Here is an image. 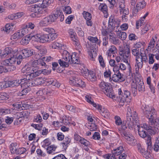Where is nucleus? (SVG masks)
I'll use <instances>...</instances> for the list:
<instances>
[{
  "instance_id": "obj_14",
  "label": "nucleus",
  "mask_w": 159,
  "mask_h": 159,
  "mask_svg": "<svg viewBox=\"0 0 159 159\" xmlns=\"http://www.w3.org/2000/svg\"><path fill=\"white\" fill-rule=\"evenodd\" d=\"M43 30L49 33L48 35V37H49V42L54 40L57 38V34L53 29L49 28H45L43 29Z\"/></svg>"
},
{
  "instance_id": "obj_34",
  "label": "nucleus",
  "mask_w": 159,
  "mask_h": 159,
  "mask_svg": "<svg viewBox=\"0 0 159 159\" xmlns=\"http://www.w3.org/2000/svg\"><path fill=\"white\" fill-rule=\"evenodd\" d=\"M42 3L41 4V7L45 8L49 6L50 4L52 3L54 0H43Z\"/></svg>"
},
{
  "instance_id": "obj_32",
  "label": "nucleus",
  "mask_w": 159,
  "mask_h": 159,
  "mask_svg": "<svg viewBox=\"0 0 159 159\" xmlns=\"http://www.w3.org/2000/svg\"><path fill=\"white\" fill-rule=\"evenodd\" d=\"M31 39V38L30 34L29 35H27L22 39L20 43L24 45H27L29 43Z\"/></svg>"
},
{
  "instance_id": "obj_22",
  "label": "nucleus",
  "mask_w": 159,
  "mask_h": 159,
  "mask_svg": "<svg viewBox=\"0 0 159 159\" xmlns=\"http://www.w3.org/2000/svg\"><path fill=\"white\" fill-rule=\"evenodd\" d=\"M99 108H97L99 110V112L101 115L104 117H108L110 115V113L108 110L106 108H102V107L100 105Z\"/></svg>"
},
{
  "instance_id": "obj_19",
  "label": "nucleus",
  "mask_w": 159,
  "mask_h": 159,
  "mask_svg": "<svg viewBox=\"0 0 159 159\" xmlns=\"http://www.w3.org/2000/svg\"><path fill=\"white\" fill-rule=\"evenodd\" d=\"M110 85V84L108 83L102 81L99 83V86L100 89L104 93L111 87Z\"/></svg>"
},
{
  "instance_id": "obj_62",
  "label": "nucleus",
  "mask_w": 159,
  "mask_h": 159,
  "mask_svg": "<svg viewBox=\"0 0 159 159\" xmlns=\"http://www.w3.org/2000/svg\"><path fill=\"white\" fill-rule=\"evenodd\" d=\"M115 123L117 125H120L122 124V121L120 118L118 116H116L115 117Z\"/></svg>"
},
{
  "instance_id": "obj_12",
  "label": "nucleus",
  "mask_w": 159,
  "mask_h": 159,
  "mask_svg": "<svg viewBox=\"0 0 159 159\" xmlns=\"http://www.w3.org/2000/svg\"><path fill=\"white\" fill-rule=\"evenodd\" d=\"M44 8L38 4H34L32 5L30 7V10L31 11L34 12V15L35 16L38 17V16L42 14H44L45 12L44 10Z\"/></svg>"
},
{
  "instance_id": "obj_15",
  "label": "nucleus",
  "mask_w": 159,
  "mask_h": 159,
  "mask_svg": "<svg viewBox=\"0 0 159 159\" xmlns=\"http://www.w3.org/2000/svg\"><path fill=\"white\" fill-rule=\"evenodd\" d=\"M121 135L125 138L128 143L132 145H134V144L136 141L132 135L129 134L125 131L123 132Z\"/></svg>"
},
{
  "instance_id": "obj_55",
  "label": "nucleus",
  "mask_w": 159,
  "mask_h": 159,
  "mask_svg": "<svg viewBox=\"0 0 159 159\" xmlns=\"http://www.w3.org/2000/svg\"><path fill=\"white\" fill-rule=\"evenodd\" d=\"M154 149L156 152L159 151V137L156 138Z\"/></svg>"
},
{
  "instance_id": "obj_37",
  "label": "nucleus",
  "mask_w": 159,
  "mask_h": 159,
  "mask_svg": "<svg viewBox=\"0 0 159 159\" xmlns=\"http://www.w3.org/2000/svg\"><path fill=\"white\" fill-rule=\"evenodd\" d=\"M35 86L41 85L44 83L45 80L42 77H39L34 80Z\"/></svg>"
},
{
  "instance_id": "obj_23",
  "label": "nucleus",
  "mask_w": 159,
  "mask_h": 159,
  "mask_svg": "<svg viewBox=\"0 0 159 159\" xmlns=\"http://www.w3.org/2000/svg\"><path fill=\"white\" fill-rule=\"evenodd\" d=\"M34 52L33 49H24L22 50V53L23 56V58H26L32 56Z\"/></svg>"
},
{
  "instance_id": "obj_1",
  "label": "nucleus",
  "mask_w": 159,
  "mask_h": 159,
  "mask_svg": "<svg viewBox=\"0 0 159 159\" xmlns=\"http://www.w3.org/2000/svg\"><path fill=\"white\" fill-rule=\"evenodd\" d=\"M145 116L148 119L149 125L157 127L159 125V118L157 116V112L152 107L148 105L143 106L142 107Z\"/></svg>"
},
{
  "instance_id": "obj_6",
  "label": "nucleus",
  "mask_w": 159,
  "mask_h": 159,
  "mask_svg": "<svg viewBox=\"0 0 159 159\" xmlns=\"http://www.w3.org/2000/svg\"><path fill=\"white\" fill-rule=\"evenodd\" d=\"M137 114H135L133 116L131 108L129 107H128L126 123L129 128L130 129H133L135 124V121H137Z\"/></svg>"
},
{
  "instance_id": "obj_50",
  "label": "nucleus",
  "mask_w": 159,
  "mask_h": 159,
  "mask_svg": "<svg viewBox=\"0 0 159 159\" xmlns=\"http://www.w3.org/2000/svg\"><path fill=\"white\" fill-rule=\"evenodd\" d=\"M98 60L100 65L102 67L104 68L105 66V63L104 60L101 55H100L98 58Z\"/></svg>"
},
{
  "instance_id": "obj_40",
  "label": "nucleus",
  "mask_w": 159,
  "mask_h": 159,
  "mask_svg": "<svg viewBox=\"0 0 159 159\" xmlns=\"http://www.w3.org/2000/svg\"><path fill=\"white\" fill-rule=\"evenodd\" d=\"M97 54V50L96 49H91L90 52L89 53V55L90 59L92 60H93L94 59L96 56Z\"/></svg>"
},
{
  "instance_id": "obj_39",
  "label": "nucleus",
  "mask_w": 159,
  "mask_h": 159,
  "mask_svg": "<svg viewBox=\"0 0 159 159\" xmlns=\"http://www.w3.org/2000/svg\"><path fill=\"white\" fill-rule=\"evenodd\" d=\"M87 79L91 81H94L96 80L95 75L93 71H90L88 75Z\"/></svg>"
},
{
  "instance_id": "obj_36",
  "label": "nucleus",
  "mask_w": 159,
  "mask_h": 159,
  "mask_svg": "<svg viewBox=\"0 0 159 159\" xmlns=\"http://www.w3.org/2000/svg\"><path fill=\"white\" fill-rule=\"evenodd\" d=\"M79 142L83 148L85 147H87L90 145L89 142L83 138H82Z\"/></svg>"
},
{
  "instance_id": "obj_21",
  "label": "nucleus",
  "mask_w": 159,
  "mask_h": 159,
  "mask_svg": "<svg viewBox=\"0 0 159 159\" xmlns=\"http://www.w3.org/2000/svg\"><path fill=\"white\" fill-rule=\"evenodd\" d=\"M15 52V50H11L10 48H6L4 50L2 53L1 54L0 56L2 57H9V55L11 53H14Z\"/></svg>"
},
{
  "instance_id": "obj_47",
  "label": "nucleus",
  "mask_w": 159,
  "mask_h": 159,
  "mask_svg": "<svg viewBox=\"0 0 159 159\" xmlns=\"http://www.w3.org/2000/svg\"><path fill=\"white\" fill-rule=\"evenodd\" d=\"M9 98V96L6 93H0V100H7Z\"/></svg>"
},
{
  "instance_id": "obj_41",
  "label": "nucleus",
  "mask_w": 159,
  "mask_h": 159,
  "mask_svg": "<svg viewBox=\"0 0 159 159\" xmlns=\"http://www.w3.org/2000/svg\"><path fill=\"white\" fill-rule=\"evenodd\" d=\"M48 34H43L40 35V42L44 43L46 42H49V39Z\"/></svg>"
},
{
  "instance_id": "obj_31",
  "label": "nucleus",
  "mask_w": 159,
  "mask_h": 159,
  "mask_svg": "<svg viewBox=\"0 0 159 159\" xmlns=\"http://www.w3.org/2000/svg\"><path fill=\"white\" fill-rule=\"evenodd\" d=\"M69 35L72 40H75V39L77 38L76 34L72 29H70L68 31Z\"/></svg>"
},
{
  "instance_id": "obj_42",
  "label": "nucleus",
  "mask_w": 159,
  "mask_h": 159,
  "mask_svg": "<svg viewBox=\"0 0 159 159\" xmlns=\"http://www.w3.org/2000/svg\"><path fill=\"white\" fill-rule=\"evenodd\" d=\"M36 48L39 50V52L36 54H39V55H41V57L47 52L46 49L43 47L37 46L36 47Z\"/></svg>"
},
{
  "instance_id": "obj_43",
  "label": "nucleus",
  "mask_w": 159,
  "mask_h": 159,
  "mask_svg": "<svg viewBox=\"0 0 159 159\" xmlns=\"http://www.w3.org/2000/svg\"><path fill=\"white\" fill-rule=\"evenodd\" d=\"M51 71L46 70V69L40 70H37V77L43 74L44 75H48L50 74Z\"/></svg>"
},
{
  "instance_id": "obj_29",
  "label": "nucleus",
  "mask_w": 159,
  "mask_h": 159,
  "mask_svg": "<svg viewBox=\"0 0 159 159\" xmlns=\"http://www.w3.org/2000/svg\"><path fill=\"white\" fill-rule=\"evenodd\" d=\"M88 39L92 43H94L97 45H100L101 41L98 40L96 37L89 36L88 37Z\"/></svg>"
},
{
  "instance_id": "obj_17",
  "label": "nucleus",
  "mask_w": 159,
  "mask_h": 159,
  "mask_svg": "<svg viewBox=\"0 0 159 159\" xmlns=\"http://www.w3.org/2000/svg\"><path fill=\"white\" fill-rule=\"evenodd\" d=\"M22 80H24V81L21 84V86L22 88H30V87L35 86L34 80L30 79L27 80L25 79Z\"/></svg>"
},
{
  "instance_id": "obj_30",
  "label": "nucleus",
  "mask_w": 159,
  "mask_h": 159,
  "mask_svg": "<svg viewBox=\"0 0 159 159\" xmlns=\"http://www.w3.org/2000/svg\"><path fill=\"white\" fill-rule=\"evenodd\" d=\"M104 93L107 97L113 99L115 98V95L113 91L111 88L110 87L108 90H106Z\"/></svg>"
},
{
  "instance_id": "obj_45",
  "label": "nucleus",
  "mask_w": 159,
  "mask_h": 159,
  "mask_svg": "<svg viewBox=\"0 0 159 159\" xmlns=\"http://www.w3.org/2000/svg\"><path fill=\"white\" fill-rule=\"evenodd\" d=\"M4 65L5 66V68L6 69V72L13 71L16 69L15 67L13 65L7 64Z\"/></svg>"
},
{
  "instance_id": "obj_64",
  "label": "nucleus",
  "mask_w": 159,
  "mask_h": 159,
  "mask_svg": "<svg viewBox=\"0 0 159 159\" xmlns=\"http://www.w3.org/2000/svg\"><path fill=\"white\" fill-rule=\"evenodd\" d=\"M24 80L20 79V80H13V87L19 86L20 84H21L24 81Z\"/></svg>"
},
{
  "instance_id": "obj_3",
  "label": "nucleus",
  "mask_w": 159,
  "mask_h": 159,
  "mask_svg": "<svg viewBox=\"0 0 159 159\" xmlns=\"http://www.w3.org/2000/svg\"><path fill=\"white\" fill-rule=\"evenodd\" d=\"M131 86L134 96H136L137 94V90L140 92H143L145 91L144 83L141 80V78L139 77H136L135 78L134 81L131 83Z\"/></svg>"
},
{
  "instance_id": "obj_8",
  "label": "nucleus",
  "mask_w": 159,
  "mask_h": 159,
  "mask_svg": "<svg viewBox=\"0 0 159 159\" xmlns=\"http://www.w3.org/2000/svg\"><path fill=\"white\" fill-rule=\"evenodd\" d=\"M69 73L72 75L70 78V84L78 87L84 88L85 86V82H83L81 79L77 77L75 75H74L73 71H70L69 72Z\"/></svg>"
},
{
  "instance_id": "obj_51",
  "label": "nucleus",
  "mask_w": 159,
  "mask_h": 159,
  "mask_svg": "<svg viewBox=\"0 0 159 159\" xmlns=\"http://www.w3.org/2000/svg\"><path fill=\"white\" fill-rule=\"evenodd\" d=\"M5 89L7 87H13V81L3 82Z\"/></svg>"
},
{
  "instance_id": "obj_53",
  "label": "nucleus",
  "mask_w": 159,
  "mask_h": 159,
  "mask_svg": "<svg viewBox=\"0 0 159 159\" xmlns=\"http://www.w3.org/2000/svg\"><path fill=\"white\" fill-rule=\"evenodd\" d=\"M26 151V149L24 148H17L15 154H21L24 153Z\"/></svg>"
},
{
  "instance_id": "obj_44",
  "label": "nucleus",
  "mask_w": 159,
  "mask_h": 159,
  "mask_svg": "<svg viewBox=\"0 0 159 159\" xmlns=\"http://www.w3.org/2000/svg\"><path fill=\"white\" fill-rule=\"evenodd\" d=\"M123 147L120 146L113 150V152L116 156L120 155L123 152Z\"/></svg>"
},
{
  "instance_id": "obj_25",
  "label": "nucleus",
  "mask_w": 159,
  "mask_h": 159,
  "mask_svg": "<svg viewBox=\"0 0 159 159\" xmlns=\"http://www.w3.org/2000/svg\"><path fill=\"white\" fill-rule=\"evenodd\" d=\"M117 51V49L114 46H111L110 47L108 50L106 52L107 55L108 56L111 57L112 54L113 56H114V54Z\"/></svg>"
},
{
  "instance_id": "obj_4",
  "label": "nucleus",
  "mask_w": 159,
  "mask_h": 159,
  "mask_svg": "<svg viewBox=\"0 0 159 159\" xmlns=\"http://www.w3.org/2000/svg\"><path fill=\"white\" fill-rule=\"evenodd\" d=\"M132 52L133 55L136 57L135 66H137L139 68H142L143 67V62H146L148 61L146 55H143L142 53H140L139 54V49L137 48L132 49Z\"/></svg>"
},
{
  "instance_id": "obj_2",
  "label": "nucleus",
  "mask_w": 159,
  "mask_h": 159,
  "mask_svg": "<svg viewBox=\"0 0 159 159\" xmlns=\"http://www.w3.org/2000/svg\"><path fill=\"white\" fill-rule=\"evenodd\" d=\"M139 134L141 137L145 138L148 135L145 130H146L152 134H154L158 130V128L156 126H152L146 124H144L141 126H138Z\"/></svg>"
},
{
  "instance_id": "obj_48",
  "label": "nucleus",
  "mask_w": 159,
  "mask_h": 159,
  "mask_svg": "<svg viewBox=\"0 0 159 159\" xmlns=\"http://www.w3.org/2000/svg\"><path fill=\"white\" fill-rule=\"evenodd\" d=\"M151 52H152L153 54L159 53V43H157L155 47L152 50Z\"/></svg>"
},
{
  "instance_id": "obj_59",
  "label": "nucleus",
  "mask_w": 159,
  "mask_h": 159,
  "mask_svg": "<svg viewBox=\"0 0 159 159\" xmlns=\"http://www.w3.org/2000/svg\"><path fill=\"white\" fill-rule=\"evenodd\" d=\"M56 14L58 15L57 18L59 19L61 21H62L64 19V16L62 12L58 10L57 11V14Z\"/></svg>"
},
{
  "instance_id": "obj_57",
  "label": "nucleus",
  "mask_w": 159,
  "mask_h": 159,
  "mask_svg": "<svg viewBox=\"0 0 159 159\" xmlns=\"http://www.w3.org/2000/svg\"><path fill=\"white\" fill-rule=\"evenodd\" d=\"M111 71L110 70L108 69H106L105 71L103 73V75L105 78H111Z\"/></svg>"
},
{
  "instance_id": "obj_54",
  "label": "nucleus",
  "mask_w": 159,
  "mask_h": 159,
  "mask_svg": "<svg viewBox=\"0 0 159 159\" xmlns=\"http://www.w3.org/2000/svg\"><path fill=\"white\" fill-rule=\"evenodd\" d=\"M16 145L17 144L16 143H12L11 144L10 148L12 153H15L16 149L17 148L16 147Z\"/></svg>"
},
{
  "instance_id": "obj_52",
  "label": "nucleus",
  "mask_w": 159,
  "mask_h": 159,
  "mask_svg": "<svg viewBox=\"0 0 159 159\" xmlns=\"http://www.w3.org/2000/svg\"><path fill=\"white\" fill-rule=\"evenodd\" d=\"M20 36L22 37L24 35L27 34L28 32V30L27 28H24L22 29L18 30Z\"/></svg>"
},
{
  "instance_id": "obj_24",
  "label": "nucleus",
  "mask_w": 159,
  "mask_h": 159,
  "mask_svg": "<svg viewBox=\"0 0 159 159\" xmlns=\"http://www.w3.org/2000/svg\"><path fill=\"white\" fill-rule=\"evenodd\" d=\"M41 55H39V54H36L35 55V57L37 59L38 66H45L46 63L44 61L45 59V57H43L41 58Z\"/></svg>"
},
{
  "instance_id": "obj_28",
  "label": "nucleus",
  "mask_w": 159,
  "mask_h": 159,
  "mask_svg": "<svg viewBox=\"0 0 159 159\" xmlns=\"http://www.w3.org/2000/svg\"><path fill=\"white\" fill-rule=\"evenodd\" d=\"M86 100L89 103L92 104L94 107L97 108H99L100 105L98 104H96L93 101V100L88 95H86L85 97Z\"/></svg>"
},
{
  "instance_id": "obj_11",
  "label": "nucleus",
  "mask_w": 159,
  "mask_h": 159,
  "mask_svg": "<svg viewBox=\"0 0 159 159\" xmlns=\"http://www.w3.org/2000/svg\"><path fill=\"white\" fill-rule=\"evenodd\" d=\"M18 54V51L17 49L15 50V52L14 53H11L9 55L8 58L6 60L3 61L1 62L2 65L7 64L13 65L15 64L17 60V56Z\"/></svg>"
},
{
  "instance_id": "obj_46",
  "label": "nucleus",
  "mask_w": 159,
  "mask_h": 159,
  "mask_svg": "<svg viewBox=\"0 0 159 159\" xmlns=\"http://www.w3.org/2000/svg\"><path fill=\"white\" fill-rule=\"evenodd\" d=\"M30 35L31 38V39H32V40L39 42H40V35L38 34H37L35 35H32L30 34Z\"/></svg>"
},
{
  "instance_id": "obj_63",
  "label": "nucleus",
  "mask_w": 159,
  "mask_h": 159,
  "mask_svg": "<svg viewBox=\"0 0 159 159\" xmlns=\"http://www.w3.org/2000/svg\"><path fill=\"white\" fill-rule=\"evenodd\" d=\"M122 97L125 98H128L130 99V92L128 90H124V92H122Z\"/></svg>"
},
{
  "instance_id": "obj_27",
  "label": "nucleus",
  "mask_w": 159,
  "mask_h": 159,
  "mask_svg": "<svg viewBox=\"0 0 159 159\" xmlns=\"http://www.w3.org/2000/svg\"><path fill=\"white\" fill-rule=\"evenodd\" d=\"M116 34L119 36V38L122 40L125 39L127 37V34L126 32L120 31L119 30H116Z\"/></svg>"
},
{
  "instance_id": "obj_56",
  "label": "nucleus",
  "mask_w": 159,
  "mask_h": 159,
  "mask_svg": "<svg viewBox=\"0 0 159 159\" xmlns=\"http://www.w3.org/2000/svg\"><path fill=\"white\" fill-rule=\"evenodd\" d=\"M12 30L11 26L10 24L6 25L5 27L2 28V30L7 33H9L10 31Z\"/></svg>"
},
{
  "instance_id": "obj_9",
  "label": "nucleus",
  "mask_w": 159,
  "mask_h": 159,
  "mask_svg": "<svg viewBox=\"0 0 159 159\" xmlns=\"http://www.w3.org/2000/svg\"><path fill=\"white\" fill-rule=\"evenodd\" d=\"M70 53L66 50H64L63 52L62 58V59H59L58 61L59 63L61 66L64 67H67L70 64L69 60Z\"/></svg>"
},
{
  "instance_id": "obj_58",
  "label": "nucleus",
  "mask_w": 159,
  "mask_h": 159,
  "mask_svg": "<svg viewBox=\"0 0 159 159\" xmlns=\"http://www.w3.org/2000/svg\"><path fill=\"white\" fill-rule=\"evenodd\" d=\"M21 37L20 36V34L18 31L17 32L13 34L11 37V39H18L21 38Z\"/></svg>"
},
{
  "instance_id": "obj_5",
  "label": "nucleus",
  "mask_w": 159,
  "mask_h": 159,
  "mask_svg": "<svg viewBox=\"0 0 159 159\" xmlns=\"http://www.w3.org/2000/svg\"><path fill=\"white\" fill-rule=\"evenodd\" d=\"M124 47H120L119 54L124 62L128 64L130 57L129 45L126 43L123 44Z\"/></svg>"
},
{
  "instance_id": "obj_33",
  "label": "nucleus",
  "mask_w": 159,
  "mask_h": 159,
  "mask_svg": "<svg viewBox=\"0 0 159 159\" xmlns=\"http://www.w3.org/2000/svg\"><path fill=\"white\" fill-rule=\"evenodd\" d=\"M99 9L102 11L104 14H107V7L104 3H101L99 7Z\"/></svg>"
},
{
  "instance_id": "obj_61",
  "label": "nucleus",
  "mask_w": 159,
  "mask_h": 159,
  "mask_svg": "<svg viewBox=\"0 0 159 159\" xmlns=\"http://www.w3.org/2000/svg\"><path fill=\"white\" fill-rule=\"evenodd\" d=\"M115 154L113 152L112 153L107 154L104 155V157L106 159H116Z\"/></svg>"
},
{
  "instance_id": "obj_13",
  "label": "nucleus",
  "mask_w": 159,
  "mask_h": 159,
  "mask_svg": "<svg viewBox=\"0 0 159 159\" xmlns=\"http://www.w3.org/2000/svg\"><path fill=\"white\" fill-rule=\"evenodd\" d=\"M123 75L120 72L119 73H114L109 79V81L113 84V82L116 83L120 82L123 81L125 80L123 77Z\"/></svg>"
},
{
  "instance_id": "obj_60",
  "label": "nucleus",
  "mask_w": 159,
  "mask_h": 159,
  "mask_svg": "<svg viewBox=\"0 0 159 159\" xmlns=\"http://www.w3.org/2000/svg\"><path fill=\"white\" fill-rule=\"evenodd\" d=\"M10 113V110L9 109H0V115H5Z\"/></svg>"
},
{
  "instance_id": "obj_7",
  "label": "nucleus",
  "mask_w": 159,
  "mask_h": 159,
  "mask_svg": "<svg viewBox=\"0 0 159 159\" xmlns=\"http://www.w3.org/2000/svg\"><path fill=\"white\" fill-rule=\"evenodd\" d=\"M58 17L56 14H52L44 18L39 22V25L42 26H46L55 22Z\"/></svg>"
},
{
  "instance_id": "obj_10",
  "label": "nucleus",
  "mask_w": 159,
  "mask_h": 159,
  "mask_svg": "<svg viewBox=\"0 0 159 159\" xmlns=\"http://www.w3.org/2000/svg\"><path fill=\"white\" fill-rule=\"evenodd\" d=\"M22 71L26 73L27 75H29L31 77L35 78L37 77V70L32 66L25 65L22 69Z\"/></svg>"
},
{
  "instance_id": "obj_26",
  "label": "nucleus",
  "mask_w": 159,
  "mask_h": 159,
  "mask_svg": "<svg viewBox=\"0 0 159 159\" xmlns=\"http://www.w3.org/2000/svg\"><path fill=\"white\" fill-rule=\"evenodd\" d=\"M118 94L119 98H120L119 101V106H120V107H121L124 105L126 100L125 98L122 97V92L121 89H118Z\"/></svg>"
},
{
  "instance_id": "obj_20",
  "label": "nucleus",
  "mask_w": 159,
  "mask_h": 159,
  "mask_svg": "<svg viewBox=\"0 0 159 159\" xmlns=\"http://www.w3.org/2000/svg\"><path fill=\"white\" fill-rule=\"evenodd\" d=\"M69 60L70 64H78L79 62V59L76 56V53H73L71 55L70 54Z\"/></svg>"
},
{
  "instance_id": "obj_18",
  "label": "nucleus",
  "mask_w": 159,
  "mask_h": 159,
  "mask_svg": "<svg viewBox=\"0 0 159 159\" xmlns=\"http://www.w3.org/2000/svg\"><path fill=\"white\" fill-rule=\"evenodd\" d=\"M157 38V36L156 35L152 37L148 43L147 48L146 49V51L149 52L152 51V50L155 47V45Z\"/></svg>"
},
{
  "instance_id": "obj_16",
  "label": "nucleus",
  "mask_w": 159,
  "mask_h": 159,
  "mask_svg": "<svg viewBox=\"0 0 159 159\" xmlns=\"http://www.w3.org/2000/svg\"><path fill=\"white\" fill-rule=\"evenodd\" d=\"M146 5V3L144 0L139 2L136 5L135 8H132L133 13L134 16H135L138 12L141 9L144 8Z\"/></svg>"
},
{
  "instance_id": "obj_49",
  "label": "nucleus",
  "mask_w": 159,
  "mask_h": 159,
  "mask_svg": "<svg viewBox=\"0 0 159 159\" xmlns=\"http://www.w3.org/2000/svg\"><path fill=\"white\" fill-rule=\"evenodd\" d=\"M83 14L84 18L86 20L91 19L92 16L90 13L85 11H84L83 12Z\"/></svg>"
},
{
  "instance_id": "obj_38",
  "label": "nucleus",
  "mask_w": 159,
  "mask_h": 159,
  "mask_svg": "<svg viewBox=\"0 0 159 159\" xmlns=\"http://www.w3.org/2000/svg\"><path fill=\"white\" fill-rule=\"evenodd\" d=\"M71 120V117L64 116H63L62 117V123L66 125H68L70 123V121Z\"/></svg>"
},
{
  "instance_id": "obj_35",
  "label": "nucleus",
  "mask_w": 159,
  "mask_h": 159,
  "mask_svg": "<svg viewBox=\"0 0 159 159\" xmlns=\"http://www.w3.org/2000/svg\"><path fill=\"white\" fill-rule=\"evenodd\" d=\"M57 148V146L54 145H51L47 147V152L49 154L54 153Z\"/></svg>"
}]
</instances>
